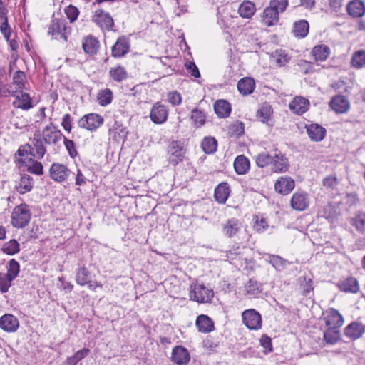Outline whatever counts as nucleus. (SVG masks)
<instances>
[{
    "mask_svg": "<svg viewBox=\"0 0 365 365\" xmlns=\"http://www.w3.org/2000/svg\"><path fill=\"white\" fill-rule=\"evenodd\" d=\"M29 140L30 143L20 145L15 153L16 158L17 156L20 157V158L16 159V161L22 166H27L25 159L23 158L25 155H31V158H36L38 160H41L46 153V144L41 139L39 131L35 132L34 138H30Z\"/></svg>",
    "mask_w": 365,
    "mask_h": 365,
    "instance_id": "nucleus-1",
    "label": "nucleus"
},
{
    "mask_svg": "<svg viewBox=\"0 0 365 365\" xmlns=\"http://www.w3.org/2000/svg\"><path fill=\"white\" fill-rule=\"evenodd\" d=\"M31 218V212L29 205L21 203L16 206L11 213V224L16 228H24L29 223Z\"/></svg>",
    "mask_w": 365,
    "mask_h": 365,
    "instance_id": "nucleus-2",
    "label": "nucleus"
},
{
    "mask_svg": "<svg viewBox=\"0 0 365 365\" xmlns=\"http://www.w3.org/2000/svg\"><path fill=\"white\" fill-rule=\"evenodd\" d=\"M187 149L180 140H172L168 145V161L175 166L182 162L185 158Z\"/></svg>",
    "mask_w": 365,
    "mask_h": 365,
    "instance_id": "nucleus-3",
    "label": "nucleus"
},
{
    "mask_svg": "<svg viewBox=\"0 0 365 365\" xmlns=\"http://www.w3.org/2000/svg\"><path fill=\"white\" fill-rule=\"evenodd\" d=\"M41 135L46 145L53 146V153L54 154L59 153L61 149L60 142L64 136L60 130H50L49 127H45Z\"/></svg>",
    "mask_w": 365,
    "mask_h": 365,
    "instance_id": "nucleus-4",
    "label": "nucleus"
},
{
    "mask_svg": "<svg viewBox=\"0 0 365 365\" xmlns=\"http://www.w3.org/2000/svg\"><path fill=\"white\" fill-rule=\"evenodd\" d=\"M104 123L102 115L95 113H91L82 116L78 121V126L91 132L96 131Z\"/></svg>",
    "mask_w": 365,
    "mask_h": 365,
    "instance_id": "nucleus-5",
    "label": "nucleus"
},
{
    "mask_svg": "<svg viewBox=\"0 0 365 365\" xmlns=\"http://www.w3.org/2000/svg\"><path fill=\"white\" fill-rule=\"evenodd\" d=\"M190 288V297L193 301L200 303L209 302L214 297L213 291L206 287L204 284L191 285Z\"/></svg>",
    "mask_w": 365,
    "mask_h": 365,
    "instance_id": "nucleus-6",
    "label": "nucleus"
},
{
    "mask_svg": "<svg viewBox=\"0 0 365 365\" xmlns=\"http://www.w3.org/2000/svg\"><path fill=\"white\" fill-rule=\"evenodd\" d=\"M242 322L245 325L251 330L261 329L262 320L261 314L254 309L244 311L242 314Z\"/></svg>",
    "mask_w": 365,
    "mask_h": 365,
    "instance_id": "nucleus-7",
    "label": "nucleus"
},
{
    "mask_svg": "<svg viewBox=\"0 0 365 365\" xmlns=\"http://www.w3.org/2000/svg\"><path fill=\"white\" fill-rule=\"evenodd\" d=\"M71 171L63 164L53 163L49 169V175L52 180L62 182L67 180Z\"/></svg>",
    "mask_w": 365,
    "mask_h": 365,
    "instance_id": "nucleus-8",
    "label": "nucleus"
},
{
    "mask_svg": "<svg viewBox=\"0 0 365 365\" xmlns=\"http://www.w3.org/2000/svg\"><path fill=\"white\" fill-rule=\"evenodd\" d=\"M13 93V97L15 99L12 102V106L14 108L27 110L34 106L33 100L29 94L24 92L23 90L17 91L16 93Z\"/></svg>",
    "mask_w": 365,
    "mask_h": 365,
    "instance_id": "nucleus-9",
    "label": "nucleus"
},
{
    "mask_svg": "<svg viewBox=\"0 0 365 365\" xmlns=\"http://www.w3.org/2000/svg\"><path fill=\"white\" fill-rule=\"evenodd\" d=\"M71 33V28L67 24H50L48 28V35L51 36L53 39L63 40L64 42L68 41Z\"/></svg>",
    "mask_w": 365,
    "mask_h": 365,
    "instance_id": "nucleus-10",
    "label": "nucleus"
},
{
    "mask_svg": "<svg viewBox=\"0 0 365 365\" xmlns=\"http://www.w3.org/2000/svg\"><path fill=\"white\" fill-rule=\"evenodd\" d=\"M170 360L177 365H187L190 361V355L186 348L177 345L172 350Z\"/></svg>",
    "mask_w": 365,
    "mask_h": 365,
    "instance_id": "nucleus-11",
    "label": "nucleus"
},
{
    "mask_svg": "<svg viewBox=\"0 0 365 365\" xmlns=\"http://www.w3.org/2000/svg\"><path fill=\"white\" fill-rule=\"evenodd\" d=\"M168 111L165 106L158 102L155 103L150 113V118L155 124H162L167 120Z\"/></svg>",
    "mask_w": 365,
    "mask_h": 365,
    "instance_id": "nucleus-12",
    "label": "nucleus"
},
{
    "mask_svg": "<svg viewBox=\"0 0 365 365\" xmlns=\"http://www.w3.org/2000/svg\"><path fill=\"white\" fill-rule=\"evenodd\" d=\"M130 40L125 36H120L112 47V56L116 58L125 56L130 51Z\"/></svg>",
    "mask_w": 365,
    "mask_h": 365,
    "instance_id": "nucleus-13",
    "label": "nucleus"
},
{
    "mask_svg": "<svg viewBox=\"0 0 365 365\" xmlns=\"http://www.w3.org/2000/svg\"><path fill=\"white\" fill-rule=\"evenodd\" d=\"M19 327V321L11 314H5L0 317V328L6 332L14 333Z\"/></svg>",
    "mask_w": 365,
    "mask_h": 365,
    "instance_id": "nucleus-14",
    "label": "nucleus"
},
{
    "mask_svg": "<svg viewBox=\"0 0 365 365\" xmlns=\"http://www.w3.org/2000/svg\"><path fill=\"white\" fill-rule=\"evenodd\" d=\"M329 106L336 113H345L349 110L350 103L344 96L336 95L331 98Z\"/></svg>",
    "mask_w": 365,
    "mask_h": 365,
    "instance_id": "nucleus-15",
    "label": "nucleus"
},
{
    "mask_svg": "<svg viewBox=\"0 0 365 365\" xmlns=\"http://www.w3.org/2000/svg\"><path fill=\"white\" fill-rule=\"evenodd\" d=\"M290 205L292 209L298 211H304L309 206L308 195L305 192H296L293 194Z\"/></svg>",
    "mask_w": 365,
    "mask_h": 365,
    "instance_id": "nucleus-16",
    "label": "nucleus"
},
{
    "mask_svg": "<svg viewBox=\"0 0 365 365\" xmlns=\"http://www.w3.org/2000/svg\"><path fill=\"white\" fill-rule=\"evenodd\" d=\"M242 224L241 221L235 217L228 219L222 225V232L224 235L229 238H232L237 235L242 229Z\"/></svg>",
    "mask_w": 365,
    "mask_h": 365,
    "instance_id": "nucleus-17",
    "label": "nucleus"
},
{
    "mask_svg": "<svg viewBox=\"0 0 365 365\" xmlns=\"http://www.w3.org/2000/svg\"><path fill=\"white\" fill-rule=\"evenodd\" d=\"M307 133L312 141L320 142L326 136V129L317 123L306 125Z\"/></svg>",
    "mask_w": 365,
    "mask_h": 365,
    "instance_id": "nucleus-18",
    "label": "nucleus"
},
{
    "mask_svg": "<svg viewBox=\"0 0 365 365\" xmlns=\"http://www.w3.org/2000/svg\"><path fill=\"white\" fill-rule=\"evenodd\" d=\"M309 106V102L307 99L302 96L295 97L289 103V109L297 115L304 114Z\"/></svg>",
    "mask_w": 365,
    "mask_h": 365,
    "instance_id": "nucleus-19",
    "label": "nucleus"
},
{
    "mask_svg": "<svg viewBox=\"0 0 365 365\" xmlns=\"http://www.w3.org/2000/svg\"><path fill=\"white\" fill-rule=\"evenodd\" d=\"M346 11L353 18H359L365 14V4L362 0H352L346 5Z\"/></svg>",
    "mask_w": 365,
    "mask_h": 365,
    "instance_id": "nucleus-20",
    "label": "nucleus"
},
{
    "mask_svg": "<svg viewBox=\"0 0 365 365\" xmlns=\"http://www.w3.org/2000/svg\"><path fill=\"white\" fill-rule=\"evenodd\" d=\"M295 182L292 178L281 177L274 185L275 190L282 195H288L294 188Z\"/></svg>",
    "mask_w": 365,
    "mask_h": 365,
    "instance_id": "nucleus-21",
    "label": "nucleus"
},
{
    "mask_svg": "<svg viewBox=\"0 0 365 365\" xmlns=\"http://www.w3.org/2000/svg\"><path fill=\"white\" fill-rule=\"evenodd\" d=\"M339 289L344 292L357 293L359 290V285L357 279L353 277H349L341 279L337 283Z\"/></svg>",
    "mask_w": 365,
    "mask_h": 365,
    "instance_id": "nucleus-22",
    "label": "nucleus"
},
{
    "mask_svg": "<svg viewBox=\"0 0 365 365\" xmlns=\"http://www.w3.org/2000/svg\"><path fill=\"white\" fill-rule=\"evenodd\" d=\"M214 110L218 118H226L231 113V104L225 99L217 100L214 103Z\"/></svg>",
    "mask_w": 365,
    "mask_h": 365,
    "instance_id": "nucleus-23",
    "label": "nucleus"
},
{
    "mask_svg": "<svg viewBox=\"0 0 365 365\" xmlns=\"http://www.w3.org/2000/svg\"><path fill=\"white\" fill-rule=\"evenodd\" d=\"M326 326L328 327L339 328L344 323L342 315L335 309H331L329 313L324 317Z\"/></svg>",
    "mask_w": 365,
    "mask_h": 365,
    "instance_id": "nucleus-24",
    "label": "nucleus"
},
{
    "mask_svg": "<svg viewBox=\"0 0 365 365\" xmlns=\"http://www.w3.org/2000/svg\"><path fill=\"white\" fill-rule=\"evenodd\" d=\"M272 170L277 173H285L288 170L289 164L288 159L281 152L274 154V160H272Z\"/></svg>",
    "mask_w": 365,
    "mask_h": 365,
    "instance_id": "nucleus-25",
    "label": "nucleus"
},
{
    "mask_svg": "<svg viewBox=\"0 0 365 365\" xmlns=\"http://www.w3.org/2000/svg\"><path fill=\"white\" fill-rule=\"evenodd\" d=\"M82 47L86 54L93 56L98 53L100 43L97 38L88 35L83 38Z\"/></svg>",
    "mask_w": 365,
    "mask_h": 365,
    "instance_id": "nucleus-26",
    "label": "nucleus"
},
{
    "mask_svg": "<svg viewBox=\"0 0 365 365\" xmlns=\"http://www.w3.org/2000/svg\"><path fill=\"white\" fill-rule=\"evenodd\" d=\"M230 192L229 184L227 182H222L215 189L214 197L217 202L225 204Z\"/></svg>",
    "mask_w": 365,
    "mask_h": 365,
    "instance_id": "nucleus-27",
    "label": "nucleus"
},
{
    "mask_svg": "<svg viewBox=\"0 0 365 365\" xmlns=\"http://www.w3.org/2000/svg\"><path fill=\"white\" fill-rule=\"evenodd\" d=\"M195 324L198 331L202 333H210L215 329L214 322L205 314H200L197 317Z\"/></svg>",
    "mask_w": 365,
    "mask_h": 365,
    "instance_id": "nucleus-28",
    "label": "nucleus"
},
{
    "mask_svg": "<svg viewBox=\"0 0 365 365\" xmlns=\"http://www.w3.org/2000/svg\"><path fill=\"white\" fill-rule=\"evenodd\" d=\"M34 188V178L28 174H23L20 180L14 187L15 190L21 195L31 191Z\"/></svg>",
    "mask_w": 365,
    "mask_h": 365,
    "instance_id": "nucleus-29",
    "label": "nucleus"
},
{
    "mask_svg": "<svg viewBox=\"0 0 365 365\" xmlns=\"http://www.w3.org/2000/svg\"><path fill=\"white\" fill-rule=\"evenodd\" d=\"M365 329L361 323L351 322L344 329V334L351 339H357L364 333Z\"/></svg>",
    "mask_w": 365,
    "mask_h": 365,
    "instance_id": "nucleus-30",
    "label": "nucleus"
},
{
    "mask_svg": "<svg viewBox=\"0 0 365 365\" xmlns=\"http://www.w3.org/2000/svg\"><path fill=\"white\" fill-rule=\"evenodd\" d=\"M255 88V81L252 78L245 77L237 83V89L240 94L247 96L253 93Z\"/></svg>",
    "mask_w": 365,
    "mask_h": 365,
    "instance_id": "nucleus-31",
    "label": "nucleus"
},
{
    "mask_svg": "<svg viewBox=\"0 0 365 365\" xmlns=\"http://www.w3.org/2000/svg\"><path fill=\"white\" fill-rule=\"evenodd\" d=\"M233 165L235 170L238 175L246 174L250 168V162L244 155L237 156Z\"/></svg>",
    "mask_w": 365,
    "mask_h": 365,
    "instance_id": "nucleus-32",
    "label": "nucleus"
},
{
    "mask_svg": "<svg viewBox=\"0 0 365 365\" xmlns=\"http://www.w3.org/2000/svg\"><path fill=\"white\" fill-rule=\"evenodd\" d=\"M246 294L258 297L262 292L263 286L257 279L251 278L245 286Z\"/></svg>",
    "mask_w": 365,
    "mask_h": 365,
    "instance_id": "nucleus-33",
    "label": "nucleus"
},
{
    "mask_svg": "<svg viewBox=\"0 0 365 365\" xmlns=\"http://www.w3.org/2000/svg\"><path fill=\"white\" fill-rule=\"evenodd\" d=\"M273 113L272 108L270 105L264 104L263 106H262L259 109H258L257 112V117L260 119V120L263 123H266L267 125L269 126H272V123H270L271 121V115Z\"/></svg>",
    "mask_w": 365,
    "mask_h": 365,
    "instance_id": "nucleus-34",
    "label": "nucleus"
},
{
    "mask_svg": "<svg viewBox=\"0 0 365 365\" xmlns=\"http://www.w3.org/2000/svg\"><path fill=\"white\" fill-rule=\"evenodd\" d=\"M109 76L114 81L118 83L126 80L128 76L126 69L120 65L111 68L109 71Z\"/></svg>",
    "mask_w": 365,
    "mask_h": 365,
    "instance_id": "nucleus-35",
    "label": "nucleus"
},
{
    "mask_svg": "<svg viewBox=\"0 0 365 365\" xmlns=\"http://www.w3.org/2000/svg\"><path fill=\"white\" fill-rule=\"evenodd\" d=\"M200 146L206 154H214L217 151V141L214 137L206 136L202 139Z\"/></svg>",
    "mask_w": 365,
    "mask_h": 365,
    "instance_id": "nucleus-36",
    "label": "nucleus"
},
{
    "mask_svg": "<svg viewBox=\"0 0 365 365\" xmlns=\"http://www.w3.org/2000/svg\"><path fill=\"white\" fill-rule=\"evenodd\" d=\"M312 53L316 61H323L329 57L330 54V48L327 45H317L313 48Z\"/></svg>",
    "mask_w": 365,
    "mask_h": 365,
    "instance_id": "nucleus-37",
    "label": "nucleus"
},
{
    "mask_svg": "<svg viewBox=\"0 0 365 365\" xmlns=\"http://www.w3.org/2000/svg\"><path fill=\"white\" fill-rule=\"evenodd\" d=\"M255 5L250 1H244L238 9V13L243 18L250 19L255 13Z\"/></svg>",
    "mask_w": 365,
    "mask_h": 365,
    "instance_id": "nucleus-38",
    "label": "nucleus"
},
{
    "mask_svg": "<svg viewBox=\"0 0 365 365\" xmlns=\"http://www.w3.org/2000/svg\"><path fill=\"white\" fill-rule=\"evenodd\" d=\"M91 279V272L84 266L76 270V282L80 286H84L88 284Z\"/></svg>",
    "mask_w": 365,
    "mask_h": 365,
    "instance_id": "nucleus-39",
    "label": "nucleus"
},
{
    "mask_svg": "<svg viewBox=\"0 0 365 365\" xmlns=\"http://www.w3.org/2000/svg\"><path fill=\"white\" fill-rule=\"evenodd\" d=\"M350 224L355 227L360 234L365 232V212H359L350 220Z\"/></svg>",
    "mask_w": 365,
    "mask_h": 365,
    "instance_id": "nucleus-40",
    "label": "nucleus"
},
{
    "mask_svg": "<svg viewBox=\"0 0 365 365\" xmlns=\"http://www.w3.org/2000/svg\"><path fill=\"white\" fill-rule=\"evenodd\" d=\"M340 334L338 328L328 327L324 332V339L329 344H334L339 340Z\"/></svg>",
    "mask_w": 365,
    "mask_h": 365,
    "instance_id": "nucleus-41",
    "label": "nucleus"
},
{
    "mask_svg": "<svg viewBox=\"0 0 365 365\" xmlns=\"http://www.w3.org/2000/svg\"><path fill=\"white\" fill-rule=\"evenodd\" d=\"M191 120L197 128L202 127L206 123V114L203 110L194 108L191 112Z\"/></svg>",
    "mask_w": 365,
    "mask_h": 365,
    "instance_id": "nucleus-42",
    "label": "nucleus"
},
{
    "mask_svg": "<svg viewBox=\"0 0 365 365\" xmlns=\"http://www.w3.org/2000/svg\"><path fill=\"white\" fill-rule=\"evenodd\" d=\"M113 92L109 88L99 91L97 96V101L100 106H106L112 102Z\"/></svg>",
    "mask_w": 365,
    "mask_h": 365,
    "instance_id": "nucleus-43",
    "label": "nucleus"
},
{
    "mask_svg": "<svg viewBox=\"0 0 365 365\" xmlns=\"http://www.w3.org/2000/svg\"><path fill=\"white\" fill-rule=\"evenodd\" d=\"M89 353L90 349L88 348H83L77 351L73 356L67 358L66 365H76L79 361L86 357Z\"/></svg>",
    "mask_w": 365,
    "mask_h": 365,
    "instance_id": "nucleus-44",
    "label": "nucleus"
},
{
    "mask_svg": "<svg viewBox=\"0 0 365 365\" xmlns=\"http://www.w3.org/2000/svg\"><path fill=\"white\" fill-rule=\"evenodd\" d=\"M1 250L6 255H14L19 252L20 244L16 240L12 239L3 245Z\"/></svg>",
    "mask_w": 365,
    "mask_h": 365,
    "instance_id": "nucleus-45",
    "label": "nucleus"
},
{
    "mask_svg": "<svg viewBox=\"0 0 365 365\" xmlns=\"http://www.w3.org/2000/svg\"><path fill=\"white\" fill-rule=\"evenodd\" d=\"M274 160V155H271L266 152L258 154L255 158V163L259 168H264L269 165H272Z\"/></svg>",
    "mask_w": 365,
    "mask_h": 365,
    "instance_id": "nucleus-46",
    "label": "nucleus"
},
{
    "mask_svg": "<svg viewBox=\"0 0 365 365\" xmlns=\"http://www.w3.org/2000/svg\"><path fill=\"white\" fill-rule=\"evenodd\" d=\"M279 14V13L277 10L269 6L264 10L262 16L263 21L264 23H274V21H278Z\"/></svg>",
    "mask_w": 365,
    "mask_h": 365,
    "instance_id": "nucleus-47",
    "label": "nucleus"
},
{
    "mask_svg": "<svg viewBox=\"0 0 365 365\" xmlns=\"http://www.w3.org/2000/svg\"><path fill=\"white\" fill-rule=\"evenodd\" d=\"M26 75L24 71H16L13 76V84L16 86V90L26 89Z\"/></svg>",
    "mask_w": 365,
    "mask_h": 365,
    "instance_id": "nucleus-48",
    "label": "nucleus"
},
{
    "mask_svg": "<svg viewBox=\"0 0 365 365\" xmlns=\"http://www.w3.org/2000/svg\"><path fill=\"white\" fill-rule=\"evenodd\" d=\"M36 158H30L28 161L31 165L28 166L27 171L30 173L35 174L37 175H41L43 174V164L36 160Z\"/></svg>",
    "mask_w": 365,
    "mask_h": 365,
    "instance_id": "nucleus-49",
    "label": "nucleus"
},
{
    "mask_svg": "<svg viewBox=\"0 0 365 365\" xmlns=\"http://www.w3.org/2000/svg\"><path fill=\"white\" fill-rule=\"evenodd\" d=\"M20 272V264L15 259H11L7 264V272L5 273L12 279H15Z\"/></svg>",
    "mask_w": 365,
    "mask_h": 365,
    "instance_id": "nucleus-50",
    "label": "nucleus"
},
{
    "mask_svg": "<svg viewBox=\"0 0 365 365\" xmlns=\"http://www.w3.org/2000/svg\"><path fill=\"white\" fill-rule=\"evenodd\" d=\"M272 56L279 66H285V64L287 63L290 60V57L288 56L286 51L282 49L276 50L272 53Z\"/></svg>",
    "mask_w": 365,
    "mask_h": 365,
    "instance_id": "nucleus-51",
    "label": "nucleus"
},
{
    "mask_svg": "<svg viewBox=\"0 0 365 365\" xmlns=\"http://www.w3.org/2000/svg\"><path fill=\"white\" fill-rule=\"evenodd\" d=\"M351 64L354 68H361L365 64V51L359 50L354 53L351 58Z\"/></svg>",
    "mask_w": 365,
    "mask_h": 365,
    "instance_id": "nucleus-52",
    "label": "nucleus"
},
{
    "mask_svg": "<svg viewBox=\"0 0 365 365\" xmlns=\"http://www.w3.org/2000/svg\"><path fill=\"white\" fill-rule=\"evenodd\" d=\"M14 279L6 275L5 273H0V292L1 294L6 293L12 285Z\"/></svg>",
    "mask_w": 365,
    "mask_h": 365,
    "instance_id": "nucleus-53",
    "label": "nucleus"
},
{
    "mask_svg": "<svg viewBox=\"0 0 365 365\" xmlns=\"http://www.w3.org/2000/svg\"><path fill=\"white\" fill-rule=\"evenodd\" d=\"M300 280V287L302 289V294L304 296H308L309 294L313 291V282L312 279L304 276L299 279Z\"/></svg>",
    "mask_w": 365,
    "mask_h": 365,
    "instance_id": "nucleus-54",
    "label": "nucleus"
},
{
    "mask_svg": "<svg viewBox=\"0 0 365 365\" xmlns=\"http://www.w3.org/2000/svg\"><path fill=\"white\" fill-rule=\"evenodd\" d=\"M95 23H113V19L109 13L103 10H97L94 15Z\"/></svg>",
    "mask_w": 365,
    "mask_h": 365,
    "instance_id": "nucleus-55",
    "label": "nucleus"
},
{
    "mask_svg": "<svg viewBox=\"0 0 365 365\" xmlns=\"http://www.w3.org/2000/svg\"><path fill=\"white\" fill-rule=\"evenodd\" d=\"M309 24H294L292 33L299 38H304L309 33Z\"/></svg>",
    "mask_w": 365,
    "mask_h": 365,
    "instance_id": "nucleus-56",
    "label": "nucleus"
},
{
    "mask_svg": "<svg viewBox=\"0 0 365 365\" xmlns=\"http://www.w3.org/2000/svg\"><path fill=\"white\" fill-rule=\"evenodd\" d=\"M63 144L68 153L69 156L73 159L75 158L78 155L75 143L73 140L68 139L66 136H63Z\"/></svg>",
    "mask_w": 365,
    "mask_h": 365,
    "instance_id": "nucleus-57",
    "label": "nucleus"
},
{
    "mask_svg": "<svg viewBox=\"0 0 365 365\" xmlns=\"http://www.w3.org/2000/svg\"><path fill=\"white\" fill-rule=\"evenodd\" d=\"M230 132L232 135L240 138L245 133V124L242 121H236L230 125Z\"/></svg>",
    "mask_w": 365,
    "mask_h": 365,
    "instance_id": "nucleus-58",
    "label": "nucleus"
},
{
    "mask_svg": "<svg viewBox=\"0 0 365 365\" xmlns=\"http://www.w3.org/2000/svg\"><path fill=\"white\" fill-rule=\"evenodd\" d=\"M338 184L339 180L336 175H328L322 180V185L327 189L334 190Z\"/></svg>",
    "mask_w": 365,
    "mask_h": 365,
    "instance_id": "nucleus-59",
    "label": "nucleus"
},
{
    "mask_svg": "<svg viewBox=\"0 0 365 365\" xmlns=\"http://www.w3.org/2000/svg\"><path fill=\"white\" fill-rule=\"evenodd\" d=\"M268 262L275 268L283 267L286 264V260L282 257L276 255H268Z\"/></svg>",
    "mask_w": 365,
    "mask_h": 365,
    "instance_id": "nucleus-60",
    "label": "nucleus"
},
{
    "mask_svg": "<svg viewBox=\"0 0 365 365\" xmlns=\"http://www.w3.org/2000/svg\"><path fill=\"white\" fill-rule=\"evenodd\" d=\"M259 342L260 345L264 349V354H268L273 351L272 339L267 334H262Z\"/></svg>",
    "mask_w": 365,
    "mask_h": 365,
    "instance_id": "nucleus-61",
    "label": "nucleus"
},
{
    "mask_svg": "<svg viewBox=\"0 0 365 365\" xmlns=\"http://www.w3.org/2000/svg\"><path fill=\"white\" fill-rule=\"evenodd\" d=\"M269 6L279 13H282L288 6V0H270Z\"/></svg>",
    "mask_w": 365,
    "mask_h": 365,
    "instance_id": "nucleus-62",
    "label": "nucleus"
},
{
    "mask_svg": "<svg viewBox=\"0 0 365 365\" xmlns=\"http://www.w3.org/2000/svg\"><path fill=\"white\" fill-rule=\"evenodd\" d=\"M168 101L173 106H178L182 102V96L177 91H173L168 94Z\"/></svg>",
    "mask_w": 365,
    "mask_h": 365,
    "instance_id": "nucleus-63",
    "label": "nucleus"
},
{
    "mask_svg": "<svg viewBox=\"0 0 365 365\" xmlns=\"http://www.w3.org/2000/svg\"><path fill=\"white\" fill-rule=\"evenodd\" d=\"M65 13L66 14L67 18L70 20L71 23L76 21L79 14L78 9L72 5H70L66 8Z\"/></svg>",
    "mask_w": 365,
    "mask_h": 365,
    "instance_id": "nucleus-64",
    "label": "nucleus"
}]
</instances>
